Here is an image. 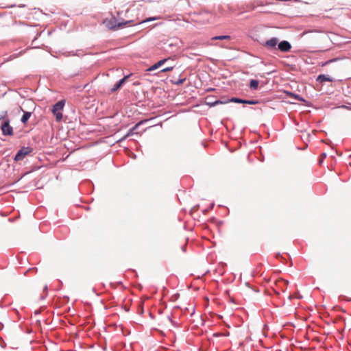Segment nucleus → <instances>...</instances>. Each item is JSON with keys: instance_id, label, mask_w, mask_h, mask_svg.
I'll return each instance as SVG.
<instances>
[{"instance_id": "b1692460", "label": "nucleus", "mask_w": 351, "mask_h": 351, "mask_svg": "<svg viewBox=\"0 0 351 351\" xmlns=\"http://www.w3.org/2000/svg\"><path fill=\"white\" fill-rule=\"evenodd\" d=\"M152 19H148V20H146L145 21H152Z\"/></svg>"}, {"instance_id": "5701e85b", "label": "nucleus", "mask_w": 351, "mask_h": 351, "mask_svg": "<svg viewBox=\"0 0 351 351\" xmlns=\"http://www.w3.org/2000/svg\"><path fill=\"white\" fill-rule=\"evenodd\" d=\"M324 157H326V154H322V158H324Z\"/></svg>"}, {"instance_id": "a211bd4d", "label": "nucleus", "mask_w": 351, "mask_h": 351, "mask_svg": "<svg viewBox=\"0 0 351 351\" xmlns=\"http://www.w3.org/2000/svg\"><path fill=\"white\" fill-rule=\"evenodd\" d=\"M143 123V121H141L139 123H138L137 124H136L131 130H130V132H134V130Z\"/></svg>"}, {"instance_id": "2eb2a0df", "label": "nucleus", "mask_w": 351, "mask_h": 351, "mask_svg": "<svg viewBox=\"0 0 351 351\" xmlns=\"http://www.w3.org/2000/svg\"><path fill=\"white\" fill-rule=\"evenodd\" d=\"M245 104L254 105L258 104L257 100H245Z\"/></svg>"}, {"instance_id": "ddd939ff", "label": "nucleus", "mask_w": 351, "mask_h": 351, "mask_svg": "<svg viewBox=\"0 0 351 351\" xmlns=\"http://www.w3.org/2000/svg\"><path fill=\"white\" fill-rule=\"evenodd\" d=\"M171 60V58H165V59H162V60H159L158 62H157L156 63L158 64V65L159 66H161L162 65H163L165 62H167V61Z\"/></svg>"}, {"instance_id": "7ed1b4c3", "label": "nucleus", "mask_w": 351, "mask_h": 351, "mask_svg": "<svg viewBox=\"0 0 351 351\" xmlns=\"http://www.w3.org/2000/svg\"><path fill=\"white\" fill-rule=\"evenodd\" d=\"M29 102L32 104L31 107L29 108V110H32V111H25L22 107H20V110L23 112V115L22 116V117L21 119V121L23 124H25L27 122V121L29 120V119L30 118V117L32 115V111H34L36 108L34 103H33L31 101H29Z\"/></svg>"}, {"instance_id": "4468645a", "label": "nucleus", "mask_w": 351, "mask_h": 351, "mask_svg": "<svg viewBox=\"0 0 351 351\" xmlns=\"http://www.w3.org/2000/svg\"><path fill=\"white\" fill-rule=\"evenodd\" d=\"M160 66L158 65L157 63L154 64V65L151 66L149 69H147V71H152L157 69H158Z\"/></svg>"}, {"instance_id": "0eeeda50", "label": "nucleus", "mask_w": 351, "mask_h": 351, "mask_svg": "<svg viewBox=\"0 0 351 351\" xmlns=\"http://www.w3.org/2000/svg\"><path fill=\"white\" fill-rule=\"evenodd\" d=\"M278 38H271V39L267 40L264 45L265 47L269 49H275L278 44Z\"/></svg>"}, {"instance_id": "1a4fd4ad", "label": "nucleus", "mask_w": 351, "mask_h": 351, "mask_svg": "<svg viewBox=\"0 0 351 351\" xmlns=\"http://www.w3.org/2000/svg\"><path fill=\"white\" fill-rule=\"evenodd\" d=\"M288 283L289 282H288L287 280H283V279H279L276 282L277 285H278L280 287H282V289H283V287H287Z\"/></svg>"}, {"instance_id": "a878e982", "label": "nucleus", "mask_w": 351, "mask_h": 351, "mask_svg": "<svg viewBox=\"0 0 351 351\" xmlns=\"http://www.w3.org/2000/svg\"><path fill=\"white\" fill-rule=\"evenodd\" d=\"M295 97H296L298 100H300V99H299V97H298V96H295Z\"/></svg>"}, {"instance_id": "393cba45", "label": "nucleus", "mask_w": 351, "mask_h": 351, "mask_svg": "<svg viewBox=\"0 0 351 351\" xmlns=\"http://www.w3.org/2000/svg\"><path fill=\"white\" fill-rule=\"evenodd\" d=\"M122 26V24H119L118 25V27H121Z\"/></svg>"}, {"instance_id": "412c9836", "label": "nucleus", "mask_w": 351, "mask_h": 351, "mask_svg": "<svg viewBox=\"0 0 351 351\" xmlns=\"http://www.w3.org/2000/svg\"><path fill=\"white\" fill-rule=\"evenodd\" d=\"M4 119V115H0V119Z\"/></svg>"}, {"instance_id": "20e7f679", "label": "nucleus", "mask_w": 351, "mask_h": 351, "mask_svg": "<svg viewBox=\"0 0 351 351\" xmlns=\"http://www.w3.org/2000/svg\"><path fill=\"white\" fill-rule=\"evenodd\" d=\"M1 129L2 131V134L5 136H12L13 135V128L10 125V121L6 119L3 121L2 125H1Z\"/></svg>"}, {"instance_id": "9d476101", "label": "nucleus", "mask_w": 351, "mask_h": 351, "mask_svg": "<svg viewBox=\"0 0 351 351\" xmlns=\"http://www.w3.org/2000/svg\"><path fill=\"white\" fill-rule=\"evenodd\" d=\"M258 81L256 80H251L250 82V87L254 90L257 89L258 86Z\"/></svg>"}, {"instance_id": "dca6fc26", "label": "nucleus", "mask_w": 351, "mask_h": 351, "mask_svg": "<svg viewBox=\"0 0 351 351\" xmlns=\"http://www.w3.org/2000/svg\"><path fill=\"white\" fill-rule=\"evenodd\" d=\"M186 80V78L180 79L176 82H174L173 83L176 85H181Z\"/></svg>"}, {"instance_id": "6e6552de", "label": "nucleus", "mask_w": 351, "mask_h": 351, "mask_svg": "<svg viewBox=\"0 0 351 351\" xmlns=\"http://www.w3.org/2000/svg\"><path fill=\"white\" fill-rule=\"evenodd\" d=\"M317 81L320 82V83H323V82H332L333 80L329 77L328 75H324V74H322V75H319L317 78Z\"/></svg>"}, {"instance_id": "6ab92c4d", "label": "nucleus", "mask_w": 351, "mask_h": 351, "mask_svg": "<svg viewBox=\"0 0 351 351\" xmlns=\"http://www.w3.org/2000/svg\"><path fill=\"white\" fill-rule=\"evenodd\" d=\"M218 104H223V102L221 101H216L214 104H212V106H214V105Z\"/></svg>"}, {"instance_id": "39448f33", "label": "nucleus", "mask_w": 351, "mask_h": 351, "mask_svg": "<svg viewBox=\"0 0 351 351\" xmlns=\"http://www.w3.org/2000/svg\"><path fill=\"white\" fill-rule=\"evenodd\" d=\"M131 74L125 75L123 78H122L121 80H119L117 83H116L113 87L111 89V92L114 93L119 90L121 86L123 85V84L126 82V80L130 77Z\"/></svg>"}, {"instance_id": "f3484780", "label": "nucleus", "mask_w": 351, "mask_h": 351, "mask_svg": "<svg viewBox=\"0 0 351 351\" xmlns=\"http://www.w3.org/2000/svg\"><path fill=\"white\" fill-rule=\"evenodd\" d=\"M173 69V66H168V67H166V68H164L161 70V72H168V71H171L172 69Z\"/></svg>"}, {"instance_id": "423d86ee", "label": "nucleus", "mask_w": 351, "mask_h": 351, "mask_svg": "<svg viewBox=\"0 0 351 351\" xmlns=\"http://www.w3.org/2000/svg\"><path fill=\"white\" fill-rule=\"evenodd\" d=\"M278 49L282 52H288L291 48V45L288 41L283 40L278 44Z\"/></svg>"}, {"instance_id": "4be33fe9", "label": "nucleus", "mask_w": 351, "mask_h": 351, "mask_svg": "<svg viewBox=\"0 0 351 351\" xmlns=\"http://www.w3.org/2000/svg\"><path fill=\"white\" fill-rule=\"evenodd\" d=\"M324 157H326V154H322V158H324Z\"/></svg>"}, {"instance_id": "9b49d317", "label": "nucleus", "mask_w": 351, "mask_h": 351, "mask_svg": "<svg viewBox=\"0 0 351 351\" xmlns=\"http://www.w3.org/2000/svg\"><path fill=\"white\" fill-rule=\"evenodd\" d=\"M213 40H230V36H215L212 38Z\"/></svg>"}, {"instance_id": "f8f14e48", "label": "nucleus", "mask_w": 351, "mask_h": 351, "mask_svg": "<svg viewBox=\"0 0 351 351\" xmlns=\"http://www.w3.org/2000/svg\"><path fill=\"white\" fill-rule=\"evenodd\" d=\"M230 101L234 102V103H239V104H245V100L241 99L237 97H233L231 99H230Z\"/></svg>"}, {"instance_id": "f257e3e1", "label": "nucleus", "mask_w": 351, "mask_h": 351, "mask_svg": "<svg viewBox=\"0 0 351 351\" xmlns=\"http://www.w3.org/2000/svg\"><path fill=\"white\" fill-rule=\"evenodd\" d=\"M64 106V101L63 100L59 101L53 106L52 112L55 115L57 121H60L62 119V113L61 111Z\"/></svg>"}, {"instance_id": "f03ea898", "label": "nucleus", "mask_w": 351, "mask_h": 351, "mask_svg": "<svg viewBox=\"0 0 351 351\" xmlns=\"http://www.w3.org/2000/svg\"><path fill=\"white\" fill-rule=\"evenodd\" d=\"M32 152V149L31 147H23L17 152L14 157V160L16 161L22 160L26 156Z\"/></svg>"}, {"instance_id": "aec40b11", "label": "nucleus", "mask_w": 351, "mask_h": 351, "mask_svg": "<svg viewBox=\"0 0 351 351\" xmlns=\"http://www.w3.org/2000/svg\"><path fill=\"white\" fill-rule=\"evenodd\" d=\"M308 34V32H304L301 34V36H304V35H306V34Z\"/></svg>"}]
</instances>
